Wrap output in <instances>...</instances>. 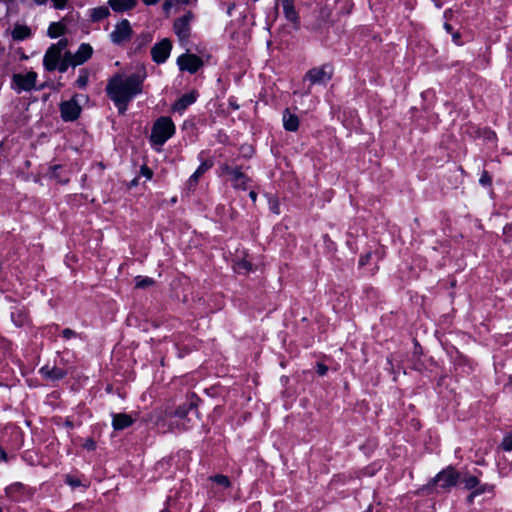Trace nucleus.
Segmentation results:
<instances>
[{"mask_svg": "<svg viewBox=\"0 0 512 512\" xmlns=\"http://www.w3.org/2000/svg\"><path fill=\"white\" fill-rule=\"evenodd\" d=\"M198 398L192 394L184 403L180 404L175 410L166 409L156 412L151 416L158 431L162 433L173 432L175 430L185 431L191 428L198 419Z\"/></svg>", "mask_w": 512, "mask_h": 512, "instance_id": "obj_1", "label": "nucleus"}, {"mask_svg": "<svg viewBox=\"0 0 512 512\" xmlns=\"http://www.w3.org/2000/svg\"><path fill=\"white\" fill-rule=\"evenodd\" d=\"M145 78L146 71L144 68H141L126 77L121 74H116L108 81L106 93L114 102L119 114H125L129 102L142 92V85Z\"/></svg>", "mask_w": 512, "mask_h": 512, "instance_id": "obj_2", "label": "nucleus"}, {"mask_svg": "<svg viewBox=\"0 0 512 512\" xmlns=\"http://www.w3.org/2000/svg\"><path fill=\"white\" fill-rule=\"evenodd\" d=\"M175 132V125L171 118L160 117L152 127L150 141L158 146H162Z\"/></svg>", "mask_w": 512, "mask_h": 512, "instance_id": "obj_3", "label": "nucleus"}, {"mask_svg": "<svg viewBox=\"0 0 512 512\" xmlns=\"http://www.w3.org/2000/svg\"><path fill=\"white\" fill-rule=\"evenodd\" d=\"M460 480V473L452 466L440 471L434 478L430 480L427 487L439 486L445 490L455 486Z\"/></svg>", "mask_w": 512, "mask_h": 512, "instance_id": "obj_4", "label": "nucleus"}, {"mask_svg": "<svg viewBox=\"0 0 512 512\" xmlns=\"http://www.w3.org/2000/svg\"><path fill=\"white\" fill-rule=\"evenodd\" d=\"M37 73L29 71L26 74L16 73L12 76L11 86L17 92L31 91L35 88Z\"/></svg>", "mask_w": 512, "mask_h": 512, "instance_id": "obj_5", "label": "nucleus"}, {"mask_svg": "<svg viewBox=\"0 0 512 512\" xmlns=\"http://www.w3.org/2000/svg\"><path fill=\"white\" fill-rule=\"evenodd\" d=\"M194 19V14L187 11L183 16L174 21L173 29L180 41L188 40L191 32V22Z\"/></svg>", "mask_w": 512, "mask_h": 512, "instance_id": "obj_6", "label": "nucleus"}, {"mask_svg": "<svg viewBox=\"0 0 512 512\" xmlns=\"http://www.w3.org/2000/svg\"><path fill=\"white\" fill-rule=\"evenodd\" d=\"M132 33L130 22L127 19H123L116 24L115 29L110 33V39L114 44L121 45L130 40Z\"/></svg>", "mask_w": 512, "mask_h": 512, "instance_id": "obj_7", "label": "nucleus"}, {"mask_svg": "<svg viewBox=\"0 0 512 512\" xmlns=\"http://www.w3.org/2000/svg\"><path fill=\"white\" fill-rule=\"evenodd\" d=\"M77 96L75 95L72 99L60 104L61 117L65 122L75 121L80 116L81 106L76 99Z\"/></svg>", "mask_w": 512, "mask_h": 512, "instance_id": "obj_8", "label": "nucleus"}, {"mask_svg": "<svg viewBox=\"0 0 512 512\" xmlns=\"http://www.w3.org/2000/svg\"><path fill=\"white\" fill-rule=\"evenodd\" d=\"M177 65L181 71H187L194 74L203 65V61L195 54L184 53L178 57Z\"/></svg>", "mask_w": 512, "mask_h": 512, "instance_id": "obj_9", "label": "nucleus"}, {"mask_svg": "<svg viewBox=\"0 0 512 512\" xmlns=\"http://www.w3.org/2000/svg\"><path fill=\"white\" fill-rule=\"evenodd\" d=\"M172 43L168 38L162 39L160 42L156 43L151 49V56L154 62L157 64L164 63L171 52Z\"/></svg>", "mask_w": 512, "mask_h": 512, "instance_id": "obj_10", "label": "nucleus"}, {"mask_svg": "<svg viewBox=\"0 0 512 512\" xmlns=\"http://www.w3.org/2000/svg\"><path fill=\"white\" fill-rule=\"evenodd\" d=\"M305 78L309 79L311 84H326L331 79V72L327 71L326 66L310 69Z\"/></svg>", "mask_w": 512, "mask_h": 512, "instance_id": "obj_11", "label": "nucleus"}, {"mask_svg": "<svg viewBox=\"0 0 512 512\" xmlns=\"http://www.w3.org/2000/svg\"><path fill=\"white\" fill-rule=\"evenodd\" d=\"M61 58V48L57 46H51L46 51L43 58V66L47 71H53L57 68V65Z\"/></svg>", "mask_w": 512, "mask_h": 512, "instance_id": "obj_12", "label": "nucleus"}, {"mask_svg": "<svg viewBox=\"0 0 512 512\" xmlns=\"http://www.w3.org/2000/svg\"><path fill=\"white\" fill-rule=\"evenodd\" d=\"M229 180L235 189L246 190L250 178L241 171L240 166H235V171L229 176Z\"/></svg>", "mask_w": 512, "mask_h": 512, "instance_id": "obj_13", "label": "nucleus"}, {"mask_svg": "<svg viewBox=\"0 0 512 512\" xmlns=\"http://www.w3.org/2000/svg\"><path fill=\"white\" fill-rule=\"evenodd\" d=\"M282 6L286 19L293 24H298V14L294 8V0H276V7Z\"/></svg>", "mask_w": 512, "mask_h": 512, "instance_id": "obj_14", "label": "nucleus"}, {"mask_svg": "<svg viewBox=\"0 0 512 512\" xmlns=\"http://www.w3.org/2000/svg\"><path fill=\"white\" fill-rule=\"evenodd\" d=\"M133 418L126 413H115L112 415V426L114 430H124L133 424Z\"/></svg>", "mask_w": 512, "mask_h": 512, "instance_id": "obj_15", "label": "nucleus"}, {"mask_svg": "<svg viewBox=\"0 0 512 512\" xmlns=\"http://www.w3.org/2000/svg\"><path fill=\"white\" fill-rule=\"evenodd\" d=\"M283 126L286 131L295 132L299 127V118L296 114L292 113L289 108L283 112Z\"/></svg>", "mask_w": 512, "mask_h": 512, "instance_id": "obj_16", "label": "nucleus"}, {"mask_svg": "<svg viewBox=\"0 0 512 512\" xmlns=\"http://www.w3.org/2000/svg\"><path fill=\"white\" fill-rule=\"evenodd\" d=\"M40 373L45 378L52 380V381L60 380V379L64 378L66 375L65 370H63L57 366L50 367L48 365L42 367L40 369Z\"/></svg>", "mask_w": 512, "mask_h": 512, "instance_id": "obj_17", "label": "nucleus"}, {"mask_svg": "<svg viewBox=\"0 0 512 512\" xmlns=\"http://www.w3.org/2000/svg\"><path fill=\"white\" fill-rule=\"evenodd\" d=\"M196 101L194 93H186L182 95L173 105V110L177 112H183L188 106Z\"/></svg>", "mask_w": 512, "mask_h": 512, "instance_id": "obj_18", "label": "nucleus"}, {"mask_svg": "<svg viewBox=\"0 0 512 512\" xmlns=\"http://www.w3.org/2000/svg\"><path fill=\"white\" fill-rule=\"evenodd\" d=\"M136 0H108L109 6L116 12H124L136 6Z\"/></svg>", "mask_w": 512, "mask_h": 512, "instance_id": "obj_19", "label": "nucleus"}, {"mask_svg": "<svg viewBox=\"0 0 512 512\" xmlns=\"http://www.w3.org/2000/svg\"><path fill=\"white\" fill-rule=\"evenodd\" d=\"M212 162L210 161H204L200 164V166L197 168V170L190 176L188 180V186L189 188L196 186L198 183L199 178L212 167Z\"/></svg>", "mask_w": 512, "mask_h": 512, "instance_id": "obj_20", "label": "nucleus"}, {"mask_svg": "<svg viewBox=\"0 0 512 512\" xmlns=\"http://www.w3.org/2000/svg\"><path fill=\"white\" fill-rule=\"evenodd\" d=\"M93 53V49L89 44L82 43L80 47L78 48V51L75 55H73L74 59L76 60V64H82L85 61H87Z\"/></svg>", "mask_w": 512, "mask_h": 512, "instance_id": "obj_21", "label": "nucleus"}, {"mask_svg": "<svg viewBox=\"0 0 512 512\" xmlns=\"http://www.w3.org/2000/svg\"><path fill=\"white\" fill-rule=\"evenodd\" d=\"M466 490H475L482 484H480V481L476 475H471L469 473L460 474V480H459Z\"/></svg>", "mask_w": 512, "mask_h": 512, "instance_id": "obj_22", "label": "nucleus"}, {"mask_svg": "<svg viewBox=\"0 0 512 512\" xmlns=\"http://www.w3.org/2000/svg\"><path fill=\"white\" fill-rule=\"evenodd\" d=\"M26 490V487L20 482L13 483L5 489L7 496L13 500H19Z\"/></svg>", "mask_w": 512, "mask_h": 512, "instance_id": "obj_23", "label": "nucleus"}, {"mask_svg": "<svg viewBox=\"0 0 512 512\" xmlns=\"http://www.w3.org/2000/svg\"><path fill=\"white\" fill-rule=\"evenodd\" d=\"M31 36V29L26 25H15L12 31V38L16 41H22Z\"/></svg>", "mask_w": 512, "mask_h": 512, "instance_id": "obj_24", "label": "nucleus"}, {"mask_svg": "<svg viewBox=\"0 0 512 512\" xmlns=\"http://www.w3.org/2000/svg\"><path fill=\"white\" fill-rule=\"evenodd\" d=\"M493 488V485L487 483L479 486L477 489L471 491V493L466 498V502L469 505L472 504L476 496L482 495L484 493H490L492 492Z\"/></svg>", "mask_w": 512, "mask_h": 512, "instance_id": "obj_25", "label": "nucleus"}, {"mask_svg": "<svg viewBox=\"0 0 512 512\" xmlns=\"http://www.w3.org/2000/svg\"><path fill=\"white\" fill-rule=\"evenodd\" d=\"M75 65H77V64H76V60L74 59L73 55L70 52H67L64 55L63 59L61 61H59L57 68H58L59 72L64 73L67 71L69 66H75Z\"/></svg>", "mask_w": 512, "mask_h": 512, "instance_id": "obj_26", "label": "nucleus"}, {"mask_svg": "<svg viewBox=\"0 0 512 512\" xmlns=\"http://www.w3.org/2000/svg\"><path fill=\"white\" fill-rule=\"evenodd\" d=\"M110 14V11L107 7H97V8H94L91 10V14H90V17H91V20L94 21V22H98L102 19H105L109 16Z\"/></svg>", "mask_w": 512, "mask_h": 512, "instance_id": "obj_27", "label": "nucleus"}, {"mask_svg": "<svg viewBox=\"0 0 512 512\" xmlns=\"http://www.w3.org/2000/svg\"><path fill=\"white\" fill-rule=\"evenodd\" d=\"M64 30H65V28L62 24L53 22L50 24V26L48 28V35L51 38H57L64 33Z\"/></svg>", "mask_w": 512, "mask_h": 512, "instance_id": "obj_28", "label": "nucleus"}, {"mask_svg": "<svg viewBox=\"0 0 512 512\" xmlns=\"http://www.w3.org/2000/svg\"><path fill=\"white\" fill-rule=\"evenodd\" d=\"M88 80H89V75H88L87 70L81 69L80 74H79L75 84L79 89H84L88 84Z\"/></svg>", "mask_w": 512, "mask_h": 512, "instance_id": "obj_29", "label": "nucleus"}, {"mask_svg": "<svg viewBox=\"0 0 512 512\" xmlns=\"http://www.w3.org/2000/svg\"><path fill=\"white\" fill-rule=\"evenodd\" d=\"M136 287L137 288H147L154 284V280L149 277H136Z\"/></svg>", "mask_w": 512, "mask_h": 512, "instance_id": "obj_30", "label": "nucleus"}, {"mask_svg": "<svg viewBox=\"0 0 512 512\" xmlns=\"http://www.w3.org/2000/svg\"><path fill=\"white\" fill-rule=\"evenodd\" d=\"M211 480L224 488H228L231 485L229 478L225 475H215L211 477Z\"/></svg>", "mask_w": 512, "mask_h": 512, "instance_id": "obj_31", "label": "nucleus"}, {"mask_svg": "<svg viewBox=\"0 0 512 512\" xmlns=\"http://www.w3.org/2000/svg\"><path fill=\"white\" fill-rule=\"evenodd\" d=\"M65 483L71 486L73 489L83 485L79 478L69 474L65 476Z\"/></svg>", "mask_w": 512, "mask_h": 512, "instance_id": "obj_32", "label": "nucleus"}, {"mask_svg": "<svg viewBox=\"0 0 512 512\" xmlns=\"http://www.w3.org/2000/svg\"><path fill=\"white\" fill-rule=\"evenodd\" d=\"M501 447L505 451H512V432L503 438Z\"/></svg>", "mask_w": 512, "mask_h": 512, "instance_id": "obj_33", "label": "nucleus"}, {"mask_svg": "<svg viewBox=\"0 0 512 512\" xmlns=\"http://www.w3.org/2000/svg\"><path fill=\"white\" fill-rule=\"evenodd\" d=\"M220 171L221 175L230 176L235 171V166H231L225 163L220 166Z\"/></svg>", "mask_w": 512, "mask_h": 512, "instance_id": "obj_34", "label": "nucleus"}, {"mask_svg": "<svg viewBox=\"0 0 512 512\" xmlns=\"http://www.w3.org/2000/svg\"><path fill=\"white\" fill-rule=\"evenodd\" d=\"M140 174L149 180L153 176V171L148 166L143 165L141 166Z\"/></svg>", "mask_w": 512, "mask_h": 512, "instance_id": "obj_35", "label": "nucleus"}, {"mask_svg": "<svg viewBox=\"0 0 512 512\" xmlns=\"http://www.w3.org/2000/svg\"><path fill=\"white\" fill-rule=\"evenodd\" d=\"M177 4L176 3V0H165V2L163 3V10L165 13H169L170 12V9L175 5Z\"/></svg>", "mask_w": 512, "mask_h": 512, "instance_id": "obj_36", "label": "nucleus"}, {"mask_svg": "<svg viewBox=\"0 0 512 512\" xmlns=\"http://www.w3.org/2000/svg\"><path fill=\"white\" fill-rule=\"evenodd\" d=\"M83 447L90 451L94 450L96 448V442L93 439L88 438L83 444Z\"/></svg>", "mask_w": 512, "mask_h": 512, "instance_id": "obj_37", "label": "nucleus"}, {"mask_svg": "<svg viewBox=\"0 0 512 512\" xmlns=\"http://www.w3.org/2000/svg\"><path fill=\"white\" fill-rule=\"evenodd\" d=\"M62 336L65 339H70L76 336V332L70 328H66L62 331Z\"/></svg>", "mask_w": 512, "mask_h": 512, "instance_id": "obj_38", "label": "nucleus"}, {"mask_svg": "<svg viewBox=\"0 0 512 512\" xmlns=\"http://www.w3.org/2000/svg\"><path fill=\"white\" fill-rule=\"evenodd\" d=\"M51 1L53 2V7L55 9H63L68 2V0H51Z\"/></svg>", "mask_w": 512, "mask_h": 512, "instance_id": "obj_39", "label": "nucleus"}, {"mask_svg": "<svg viewBox=\"0 0 512 512\" xmlns=\"http://www.w3.org/2000/svg\"><path fill=\"white\" fill-rule=\"evenodd\" d=\"M251 266L252 265L249 262H247V261H242V262H239L237 264L238 270L244 269V270L250 271L251 270Z\"/></svg>", "mask_w": 512, "mask_h": 512, "instance_id": "obj_40", "label": "nucleus"}, {"mask_svg": "<svg viewBox=\"0 0 512 512\" xmlns=\"http://www.w3.org/2000/svg\"><path fill=\"white\" fill-rule=\"evenodd\" d=\"M12 320L15 322L16 326H22L24 323V318L21 315H18L17 320L15 319V313L11 314Z\"/></svg>", "mask_w": 512, "mask_h": 512, "instance_id": "obj_41", "label": "nucleus"}, {"mask_svg": "<svg viewBox=\"0 0 512 512\" xmlns=\"http://www.w3.org/2000/svg\"><path fill=\"white\" fill-rule=\"evenodd\" d=\"M328 368L324 364H318L317 365V372L319 375L323 376L326 374Z\"/></svg>", "mask_w": 512, "mask_h": 512, "instance_id": "obj_42", "label": "nucleus"}, {"mask_svg": "<svg viewBox=\"0 0 512 512\" xmlns=\"http://www.w3.org/2000/svg\"><path fill=\"white\" fill-rule=\"evenodd\" d=\"M198 0H176L177 4L180 5H196Z\"/></svg>", "mask_w": 512, "mask_h": 512, "instance_id": "obj_43", "label": "nucleus"}, {"mask_svg": "<svg viewBox=\"0 0 512 512\" xmlns=\"http://www.w3.org/2000/svg\"><path fill=\"white\" fill-rule=\"evenodd\" d=\"M369 258H370V254H366L364 256H361L360 259H359V265L360 266H364L368 263L369 261Z\"/></svg>", "mask_w": 512, "mask_h": 512, "instance_id": "obj_44", "label": "nucleus"}, {"mask_svg": "<svg viewBox=\"0 0 512 512\" xmlns=\"http://www.w3.org/2000/svg\"><path fill=\"white\" fill-rule=\"evenodd\" d=\"M53 46H57V47L61 48V51H62L67 46V40L61 39L57 44H54Z\"/></svg>", "mask_w": 512, "mask_h": 512, "instance_id": "obj_45", "label": "nucleus"}, {"mask_svg": "<svg viewBox=\"0 0 512 512\" xmlns=\"http://www.w3.org/2000/svg\"><path fill=\"white\" fill-rule=\"evenodd\" d=\"M491 181L490 177L488 176L487 172H484L482 177L480 178V182L482 184L489 183Z\"/></svg>", "mask_w": 512, "mask_h": 512, "instance_id": "obj_46", "label": "nucleus"}, {"mask_svg": "<svg viewBox=\"0 0 512 512\" xmlns=\"http://www.w3.org/2000/svg\"><path fill=\"white\" fill-rule=\"evenodd\" d=\"M452 34V38H453V41L456 43V44H459V39H460V34L458 32H453L451 33Z\"/></svg>", "mask_w": 512, "mask_h": 512, "instance_id": "obj_47", "label": "nucleus"}, {"mask_svg": "<svg viewBox=\"0 0 512 512\" xmlns=\"http://www.w3.org/2000/svg\"><path fill=\"white\" fill-rule=\"evenodd\" d=\"M495 137H496V135H495L494 132H492V131H487L486 132V139L493 140V139H495Z\"/></svg>", "mask_w": 512, "mask_h": 512, "instance_id": "obj_48", "label": "nucleus"}, {"mask_svg": "<svg viewBox=\"0 0 512 512\" xmlns=\"http://www.w3.org/2000/svg\"><path fill=\"white\" fill-rule=\"evenodd\" d=\"M444 29H445L448 33H453V28H452V26H451L449 23H445V24H444Z\"/></svg>", "mask_w": 512, "mask_h": 512, "instance_id": "obj_49", "label": "nucleus"}, {"mask_svg": "<svg viewBox=\"0 0 512 512\" xmlns=\"http://www.w3.org/2000/svg\"><path fill=\"white\" fill-rule=\"evenodd\" d=\"M504 233L512 235V225H507L504 227Z\"/></svg>", "mask_w": 512, "mask_h": 512, "instance_id": "obj_50", "label": "nucleus"}, {"mask_svg": "<svg viewBox=\"0 0 512 512\" xmlns=\"http://www.w3.org/2000/svg\"><path fill=\"white\" fill-rule=\"evenodd\" d=\"M249 197L251 198V200H252L253 202H255V201H256V199H257V193H256L255 191H250V193H249Z\"/></svg>", "mask_w": 512, "mask_h": 512, "instance_id": "obj_51", "label": "nucleus"}, {"mask_svg": "<svg viewBox=\"0 0 512 512\" xmlns=\"http://www.w3.org/2000/svg\"><path fill=\"white\" fill-rule=\"evenodd\" d=\"M65 427L69 428V429H72L73 428V423L71 420L69 419H66L65 423H64Z\"/></svg>", "mask_w": 512, "mask_h": 512, "instance_id": "obj_52", "label": "nucleus"}, {"mask_svg": "<svg viewBox=\"0 0 512 512\" xmlns=\"http://www.w3.org/2000/svg\"><path fill=\"white\" fill-rule=\"evenodd\" d=\"M7 459V454L4 450H1L0 449V460H6Z\"/></svg>", "mask_w": 512, "mask_h": 512, "instance_id": "obj_53", "label": "nucleus"}, {"mask_svg": "<svg viewBox=\"0 0 512 512\" xmlns=\"http://www.w3.org/2000/svg\"><path fill=\"white\" fill-rule=\"evenodd\" d=\"M143 2L146 4V5H154L158 2V0H143Z\"/></svg>", "mask_w": 512, "mask_h": 512, "instance_id": "obj_54", "label": "nucleus"}, {"mask_svg": "<svg viewBox=\"0 0 512 512\" xmlns=\"http://www.w3.org/2000/svg\"><path fill=\"white\" fill-rule=\"evenodd\" d=\"M149 41L147 36H144L142 40H140L139 46L145 45Z\"/></svg>", "mask_w": 512, "mask_h": 512, "instance_id": "obj_55", "label": "nucleus"}, {"mask_svg": "<svg viewBox=\"0 0 512 512\" xmlns=\"http://www.w3.org/2000/svg\"><path fill=\"white\" fill-rule=\"evenodd\" d=\"M36 4L38 5H43L45 4L48 0H34Z\"/></svg>", "mask_w": 512, "mask_h": 512, "instance_id": "obj_56", "label": "nucleus"}, {"mask_svg": "<svg viewBox=\"0 0 512 512\" xmlns=\"http://www.w3.org/2000/svg\"><path fill=\"white\" fill-rule=\"evenodd\" d=\"M61 169V166H54L53 167V173H55L57 170Z\"/></svg>", "mask_w": 512, "mask_h": 512, "instance_id": "obj_57", "label": "nucleus"}, {"mask_svg": "<svg viewBox=\"0 0 512 512\" xmlns=\"http://www.w3.org/2000/svg\"><path fill=\"white\" fill-rule=\"evenodd\" d=\"M137 184V179L132 180L131 185L135 186Z\"/></svg>", "mask_w": 512, "mask_h": 512, "instance_id": "obj_58", "label": "nucleus"}, {"mask_svg": "<svg viewBox=\"0 0 512 512\" xmlns=\"http://www.w3.org/2000/svg\"><path fill=\"white\" fill-rule=\"evenodd\" d=\"M171 502H172V500H171V498L169 497V498L167 499V503H168V505H169V506L171 505Z\"/></svg>", "mask_w": 512, "mask_h": 512, "instance_id": "obj_59", "label": "nucleus"}, {"mask_svg": "<svg viewBox=\"0 0 512 512\" xmlns=\"http://www.w3.org/2000/svg\"><path fill=\"white\" fill-rule=\"evenodd\" d=\"M53 175H54L55 177H58L59 172H57V171H56L55 173H53Z\"/></svg>", "mask_w": 512, "mask_h": 512, "instance_id": "obj_60", "label": "nucleus"}, {"mask_svg": "<svg viewBox=\"0 0 512 512\" xmlns=\"http://www.w3.org/2000/svg\"><path fill=\"white\" fill-rule=\"evenodd\" d=\"M272 209H273V211H274L275 213H279V212H278V210L276 209V207H273Z\"/></svg>", "mask_w": 512, "mask_h": 512, "instance_id": "obj_61", "label": "nucleus"}, {"mask_svg": "<svg viewBox=\"0 0 512 512\" xmlns=\"http://www.w3.org/2000/svg\"><path fill=\"white\" fill-rule=\"evenodd\" d=\"M0 512H2V508L0 507Z\"/></svg>", "mask_w": 512, "mask_h": 512, "instance_id": "obj_62", "label": "nucleus"}, {"mask_svg": "<svg viewBox=\"0 0 512 512\" xmlns=\"http://www.w3.org/2000/svg\"><path fill=\"white\" fill-rule=\"evenodd\" d=\"M161 512H166V510H163V511H161Z\"/></svg>", "mask_w": 512, "mask_h": 512, "instance_id": "obj_63", "label": "nucleus"}]
</instances>
